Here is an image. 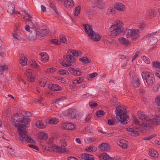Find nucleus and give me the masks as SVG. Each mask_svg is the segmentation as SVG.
I'll list each match as a JSON object with an SVG mask.
<instances>
[{"label": "nucleus", "mask_w": 160, "mask_h": 160, "mask_svg": "<svg viewBox=\"0 0 160 160\" xmlns=\"http://www.w3.org/2000/svg\"><path fill=\"white\" fill-rule=\"evenodd\" d=\"M12 121L15 123V125L18 128L20 139L22 141H26L33 143L34 141L29 138L27 132L24 129V128L28 127L30 125V120L21 114L17 113L12 118Z\"/></svg>", "instance_id": "nucleus-1"}, {"label": "nucleus", "mask_w": 160, "mask_h": 160, "mask_svg": "<svg viewBox=\"0 0 160 160\" xmlns=\"http://www.w3.org/2000/svg\"><path fill=\"white\" fill-rule=\"evenodd\" d=\"M123 22L121 21L118 20L115 24L112 25L109 28V31L111 32V34L112 37H115L118 35L123 31Z\"/></svg>", "instance_id": "nucleus-2"}, {"label": "nucleus", "mask_w": 160, "mask_h": 160, "mask_svg": "<svg viewBox=\"0 0 160 160\" xmlns=\"http://www.w3.org/2000/svg\"><path fill=\"white\" fill-rule=\"evenodd\" d=\"M116 114V118L118 121L123 124L128 123L129 117L127 115V111L124 108L117 109L116 108L115 111Z\"/></svg>", "instance_id": "nucleus-3"}, {"label": "nucleus", "mask_w": 160, "mask_h": 160, "mask_svg": "<svg viewBox=\"0 0 160 160\" xmlns=\"http://www.w3.org/2000/svg\"><path fill=\"white\" fill-rule=\"evenodd\" d=\"M84 26L85 32L88 35L89 38L95 41H98L100 40L101 36L99 34L96 33L93 31L92 26L88 24L84 25Z\"/></svg>", "instance_id": "nucleus-4"}, {"label": "nucleus", "mask_w": 160, "mask_h": 160, "mask_svg": "<svg viewBox=\"0 0 160 160\" xmlns=\"http://www.w3.org/2000/svg\"><path fill=\"white\" fill-rule=\"evenodd\" d=\"M142 73L144 74V75H142L143 79L145 80L148 86H152L155 82L153 74L150 72L145 71H143Z\"/></svg>", "instance_id": "nucleus-5"}, {"label": "nucleus", "mask_w": 160, "mask_h": 160, "mask_svg": "<svg viewBox=\"0 0 160 160\" xmlns=\"http://www.w3.org/2000/svg\"><path fill=\"white\" fill-rule=\"evenodd\" d=\"M124 34L127 38H132L133 42L139 37V31L136 29H127L125 31Z\"/></svg>", "instance_id": "nucleus-6"}, {"label": "nucleus", "mask_w": 160, "mask_h": 160, "mask_svg": "<svg viewBox=\"0 0 160 160\" xmlns=\"http://www.w3.org/2000/svg\"><path fill=\"white\" fill-rule=\"evenodd\" d=\"M63 58V61L59 60V62L61 64L65 67H68L71 65L72 63L76 61L75 58L70 54L64 55Z\"/></svg>", "instance_id": "nucleus-7"}, {"label": "nucleus", "mask_w": 160, "mask_h": 160, "mask_svg": "<svg viewBox=\"0 0 160 160\" xmlns=\"http://www.w3.org/2000/svg\"><path fill=\"white\" fill-rule=\"evenodd\" d=\"M141 128L139 127H134L133 128H127V130L128 132H131V134L134 136H138L140 134V130Z\"/></svg>", "instance_id": "nucleus-8"}, {"label": "nucleus", "mask_w": 160, "mask_h": 160, "mask_svg": "<svg viewBox=\"0 0 160 160\" xmlns=\"http://www.w3.org/2000/svg\"><path fill=\"white\" fill-rule=\"evenodd\" d=\"M61 127L62 129L68 131L74 130L75 128L74 124L69 122L63 123L61 125Z\"/></svg>", "instance_id": "nucleus-9"}, {"label": "nucleus", "mask_w": 160, "mask_h": 160, "mask_svg": "<svg viewBox=\"0 0 160 160\" xmlns=\"http://www.w3.org/2000/svg\"><path fill=\"white\" fill-rule=\"evenodd\" d=\"M25 74L27 76L28 81L31 82H33L34 81L36 77L34 74L32 73L31 71L28 70L26 71L25 72Z\"/></svg>", "instance_id": "nucleus-10"}, {"label": "nucleus", "mask_w": 160, "mask_h": 160, "mask_svg": "<svg viewBox=\"0 0 160 160\" xmlns=\"http://www.w3.org/2000/svg\"><path fill=\"white\" fill-rule=\"evenodd\" d=\"M138 114L140 119L146 122L149 119L147 115L145 114V113L141 111H139L138 112Z\"/></svg>", "instance_id": "nucleus-11"}, {"label": "nucleus", "mask_w": 160, "mask_h": 160, "mask_svg": "<svg viewBox=\"0 0 160 160\" xmlns=\"http://www.w3.org/2000/svg\"><path fill=\"white\" fill-rule=\"evenodd\" d=\"M68 70L71 74L74 76H80L82 74V72L80 71L72 68H68Z\"/></svg>", "instance_id": "nucleus-12"}, {"label": "nucleus", "mask_w": 160, "mask_h": 160, "mask_svg": "<svg viewBox=\"0 0 160 160\" xmlns=\"http://www.w3.org/2000/svg\"><path fill=\"white\" fill-rule=\"evenodd\" d=\"M76 114V110L74 109L70 108L68 112L67 116L71 118H75Z\"/></svg>", "instance_id": "nucleus-13"}, {"label": "nucleus", "mask_w": 160, "mask_h": 160, "mask_svg": "<svg viewBox=\"0 0 160 160\" xmlns=\"http://www.w3.org/2000/svg\"><path fill=\"white\" fill-rule=\"evenodd\" d=\"M114 7L117 10L120 11H123L125 10V6L120 2H116L114 4Z\"/></svg>", "instance_id": "nucleus-14"}, {"label": "nucleus", "mask_w": 160, "mask_h": 160, "mask_svg": "<svg viewBox=\"0 0 160 160\" xmlns=\"http://www.w3.org/2000/svg\"><path fill=\"white\" fill-rule=\"evenodd\" d=\"M48 87L52 91H59L62 89V88L60 86L55 84H50L48 85Z\"/></svg>", "instance_id": "nucleus-15"}, {"label": "nucleus", "mask_w": 160, "mask_h": 160, "mask_svg": "<svg viewBox=\"0 0 160 160\" xmlns=\"http://www.w3.org/2000/svg\"><path fill=\"white\" fill-rule=\"evenodd\" d=\"M52 148L54 152H55L57 153H64L66 152L65 148L55 146H53Z\"/></svg>", "instance_id": "nucleus-16"}, {"label": "nucleus", "mask_w": 160, "mask_h": 160, "mask_svg": "<svg viewBox=\"0 0 160 160\" xmlns=\"http://www.w3.org/2000/svg\"><path fill=\"white\" fill-rule=\"evenodd\" d=\"M48 33L49 30L48 29H42L38 31H37L36 34L39 37H43Z\"/></svg>", "instance_id": "nucleus-17"}, {"label": "nucleus", "mask_w": 160, "mask_h": 160, "mask_svg": "<svg viewBox=\"0 0 160 160\" xmlns=\"http://www.w3.org/2000/svg\"><path fill=\"white\" fill-rule=\"evenodd\" d=\"M40 55L41 56V59L42 62H46L48 61L49 57L46 52H41L40 53Z\"/></svg>", "instance_id": "nucleus-18"}, {"label": "nucleus", "mask_w": 160, "mask_h": 160, "mask_svg": "<svg viewBox=\"0 0 160 160\" xmlns=\"http://www.w3.org/2000/svg\"><path fill=\"white\" fill-rule=\"evenodd\" d=\"M36 127L39 128H45L47 125L46 122H42V121H37L36 123Z\"/></svg>", "instance_id": "nucleus-19"}, {"label": "nucleus", "mask_w": 160, "mask_h": 160, "mask_svg": "<svg viewBox=\"0 0 160 160\" xmlns=\"http://www.w3.org/2000/svg\"><path fill=\"white\" fill-rule=\"evenodd\" d=\"M154 16L153 11L152 10H148L146 14L145 18L146 20L150 19L153 18Z\"/></svg>", "instance_id": "nucleus-20"}, {"label": "nucleus", "mask_w": 160, "mask_h": 160, "mask_svg": "<svg viewBox=\"0 0 160 160\" xmlns=\"http://www.w3.org/2000/svg\"><path fill=\"white\" fill-rule=\"evenodd\" d=\"M120 43L125 46H127L130 44V42L128 39L123 37H120L118 39Z\"/></svg>", "instance_id": "nucleus-21"}, {"label": "nucleus", "mask_w": 160, "mask_h": 160, "mask_svg": "<svg viewBox=\"0 0 160 160\" xmlns=\"http://www.w3.org/2000/svg\"><path fill=\"white\" fill-rule=\"evenodd\" d=\"M81 158L85 160H94L93 156L87 153H83L81 154Z\"/></svg>", "instance_id": "nucleus-22"}, {"label": "nucleus", "mask_w": 160, "mask_h": 160, "mask_svg": "<svg viewBox=\"0 0 160 160\" xmlns=\"http://www.w3.org/2000/svg\"><path fill=\"white\" fill-rule=\"evenodd\" d=\"M159 121L156 118H153L150 119L149 118V119L148 121H146V125L148 124H152L153 125H157L159 124Z\"/></svg>", "instance_id": "nucleus-23"}, {"label": "nucleus", "mask_w": 160, "mask_h": 160, "mask_svg": "<svg viewBox=\"0 0 160 160\" xmlns=\"http://www.w3.org/2000/svg\"><path fill=\"white\" fill-rule=\"evenodd\" d=\"M64 4V6L66 8H71L74 5L73 0H66Z\"/></svg>", "instance_id": "nucleus-24"}, {"label": "nucleus", "mask_w": 160, "mask_h": 160, "mask_svg": "<svg viewBox=\"0 0 160 160\" xmlns=\"http://www.w3.org/2000/svg\"><path fill=\"white\" fill-rule=\"evenodd\" d=\"M132 84L135 88L138 87L140 85V81L137 78H135L132 81Z\"/></svg>", "instance_id": "nucleus-25"}, {"label": "nucleus", "mask_w": 160, "mask_h": 160, "mask_svg": "<svg viewBox=\"0 0 160 160\" xmlns=\"http://www.w3.org/2000/svg\"><path fill=\"white\" fill-rule=\"evenodd\" d=\"M118 144L122 148H127V142L124 139H121L119 141Z\"/></svg>", "instance_id": "nucleus-26"}, {"label": "nucleus", "mask_w": 160, "mask_h": 160, "mask_svg": "<svg viewBox=\"0 0 160 160\" xmlns=\"http://www.w3.org/2000/svg\"><path fill=\"white\" fill-rule=\"evenodd\" d=\"M7 11L10 14H12L14 13L15 10L14 5L11 4L8 5Z\"/></svg>", "instance_id": "nucleus-27"}, {"label": "nucleus", "mask_w": 160, "mask_h": 160, "mask_svg": "<svg viewBox=\"0 0 160 160\" xmlns=\"http://www.w3.org/2000/svg\"><path fill=\"white\" fill-rule=\"evenodd\" d=\"M149 154L152 157H157L158 155V153L154 149H149Z\"/></svg>", "instance_id": "nucleus-28"}, {"label": "nucleus", "mask_w": 160, "mask_h": 160, "mask_svg": "<svg viewBox=\"0 0 160 160\" xmlns=\"http://www.w3.org/2000/svg\"><path fill=\"white\" fill-rule=\"evenodd\" d=\"M100 148L103 151H105L109 149V145L106 143H102L100 146Z\"/></svg>", "instance_id": "nucleus-29"}, {"label": "nucleus", "mask_w": 160, "mask_h": 160, "mask_svg": "<svg viewBox=\"0 0 160 160\" xmlns=\"http://www.w3.org/2000/svg\"><path fill=\"white\" fill-rule=\"evenodd\" d=\"M79 60L83 63H88L91 61V59L87 57L80 58Z\"/></svg>", "instance_id": "nucleus-30"}, {"label": "nucleus", "mask_w": 160, "mask_h": 160, "mask_svg": "<svg viewBox=\"0 0 160 160\" xmlns=\"http://www.w3.org/2000/svg\"><path fill=\"white\" fill-rule=\"evenodd\" d=\"M66 98L65 97H61L60 98H58L55 102V103L56 104L58 105H61L63 100H65Z\"/></svg>", "instance_id": "nucleus-31"}, {"label": "nucleus", "mask_w": 160, "mask_h": 160, "mask_svg": "<svg viewBox=\"0 0 160 160\" xmlns=\"http://www.w3.org/2000/svg\"><path fill=\"white\" fill-rule=\"evenodd\" d=\"M69 51L70 53H72L73 56L76 57L81 55L82 53L79 51L70 50H69Z\"/></svg>", "instance_id": "nucleus-32"}, {"label": "nucleus", "mask_w": 160, "mask_h": 160, "mask_svg": "<svg viewBox=\"0 0 160 160\" xmlns=\"http://www.w3.org/2000/svg\"><path fill=\"white\" fill-rule=\"evenodd\" d=\"M96 138L93 137L86 138H85L84 141L86 143H90L96 141Z\"/></svg>", "instance_id": "nucleus-33"}, {"label": "nucleus", "mask_w": 160, "mask_h": 160, "mask_svg": "<svg viewBox=\"0 0 160 160\" xmlns=\"http://www.w3.org/2000/svg\"><path fill=\"white\" fill-rule=\"evenodd\" d=\"M18 31H17V30H15L14 32L12 34V36L16 39L18 40H20L22 38L18 34Z\"/></svg>", "instance_id": "nucleus-34"}, {"label": "nucleus", "mask_w": 160, "mask_h": 160, "mask_svg": "<svg viewBox=\"0 0 160 160\" xmlns=\"http://www.w3.org/2000/svg\"><path fill=\"white\" fill-rule=\"evenodd\" d=\"M47 81L48 79L47 78L41 79V81L39 82L40 85L43 87H45Z\"/></svg>", "instance_id": "nucleus-35"}, {"label": "nucleus", "mask_w": 160, "mask_h": 160, "mask_svg": "<svg viewBox=\"0 0 160 160\" xmlns=\"http://www.w3.org/2000/svg\"><path fill=\"white\" fill-rule=\"evenodd\" d=\"M27 58H25L22 57L19 60L20 63L23 66L26 65L27 63Z\"/></svg>", "instance_id": "nucleus-36"}, {"label": "nucleus", "mask_w": 160, "mask_h": 160, "mask_svg": "<svg viewBox=\"0 0 160 160\" xmlns=\"http://www.w3.org/2000/svg\"><path fill=\"white\" fill-rule=\"evenodd\" d=\"M39 136L41 139H45L48 138L47 134L44 132H40L39 134Z\"/></svg>", "instance_id": "nucleus-37"}, {"label": "nucleus", "mask_w": 160, "mask_h": 160, "mask_svg": "<svg viewBox=\"0 0 160 160\" xmlns=\"http://www.w3.org/2000/svg\"><path fill=\"white\" fill-rule=\"evenodd\" d=\"M24 12L25 13V15L24 16L23 19H25V17H28V18H30V15L28 13V12L26 11H24ZM26 22H28V23L30 22L31 23H32V22L30 21V20L29 18L27 19L26 20Z\"/></svg>", "instance_id": "nucleus-38"}, {"label": "nucleus", "mask_w": 160, "mask_h": 160, "mask_svg": "<svg viewBox=\"0 0 160 160\" xmlns=\"http://www.w3.org/2000/svg\"><path fill=\"white\" fill-rule=\"evenodd\" d=\"M59 74L62 75H68L69 74V73L68 71L66 70H63L62 69H60L59 70Z\"/></svg>", "instance_id": "nucleus-39"}, {"label": "nucleus", "mask_w": 160, "mask_h": 160, "mask_svg": "<svg viewBox=\"0 0 160 160\" xmlns=\"http://www.w3.org/2000/svg\"><path fill=\"white\" fill-rule=\"evenodd\" d=\"M50 7L51 8H52L54 11L57 14H58V10L56 8L55 5L53 3H51L50 4Z\"/></svg>", "instance_id": "nucleus-40"}, {"label": "nucleus", "mask_w": 160, "mask_h": 160, "mask_svg": "<svg viewBox=\"0 0 160 160\" xmlns=\"http://www.w3.org/2000/svg\"><path fill=\"white\" fill-rule=\"evenodd\" d=\"M48 122L51 124H56L58 122V121L56 118H53L49 119Z\"/></svg>", "instance_id": "nucleus-41"}, {"label": "nucleus", "mask_w": 160, "mask_h": 160, "mask_svg": "<svg viewBox=\"0 0 160 160\" xmlns=\"http://www.w3.org/2000/svg\"><path fill=\"white\" fill-rule=\"evenodd\" d=\"M134 122L136 124L138 125V126H142L144 127L147 126V125H146V124H145V123H143L142 125H141L139 121L136 118L134 119Z\"/></svg>", "instance_id": "nucleus-42"}, {"label": "nucleus", "mask_w": 160, "mask_h": 160, "mask_svg": "<svg viewBox=\"0 0 160 160\" xmlns=\"http://www.w3.org/2000/svg\"><path fill=\"white\" fill-rule=\"evenodd\" d=\"M8 69V67L6 65L0 66V75L2 74L4 70H7Z\"/></svg>", "instance_id": "nucleus-43"}, {"label": "nucleus", "mask_w": 160, "mask_h": 160, "mask_svg": "<svg viewBox=\"0 0 160 160\" xmlns=\"http://www.w3.org/2000/svg\"><path fill=\"white\" fill-rule=\"evenodd\" d=\"M141 58L147 64H149L150 63V59L145 56H143L141 57Z\"/></svg>", "instance_id": "nucleus-44"}, {"label": "nucleus", "mask_w": 160, "mask_h": 160, "mask_svg": "<svg viewBox=\"0 0 160 160\" xmlns=\"http://www.w3.org/2000/svg\"><path fill=\"white\" fill-rule=\"evenodd\" d=\"M153 67L160 69V62L158 61H154L153 62Z\"/></svg>", "instance_id": "nucleus-45"}, {"label": "nucleus", "mask_w": 160, "mask_h": 160, "mask_svg": "<svg viewBox=\"0 0 160 160\" xmlns=\"http://www.w3.org/2000/svg\"><path fill=\"white\" fill-rule=\"evenodd\" d=\"M80 9V7L79 6H78L76 8L74 13L75 15L76 16H78L79 14Z\"/></svg>", "instance_id": "nucleus-46"}, {"label": "nucleus", "mask_w": 160, "mask_h": 160, "mask_svg": "<svg viewBox=\"0 0 160 160\" xmlns=\"http://www.w3.org/2000/svg\"><path fill=\"white\" fill-rule=\"evenodd\" d=\"M109 156L106 153H103L101 156L102 159L104 160H108Z\"/></svg>", "instance_id": "nucleus-47"}, {"label": "nucleus", "mask_w": 160, "mask_h": 160, "mask_svg": "<svg viewBox=\"0 0 160 160\" xmlns=\"http://www.w3.org/2000/svg\"><path fill=\"white\" fill-rule=\"evenodd\" d=\"M98 74L96 72H94L90 74H88L87 76L88 78L91 79L95 77Z\"/></svg>", "instance_id": "nucleus-48"}, {"label": "nucleus", "mask_w": 160, "mask_h": 160, "mask_svg": "<svg viewBox=\"0 0 160 160\" xmlns=\"http://www.w3.org/2000/svg\"><path fill=\"white\" fill-rule=\"evenodd\" d=\"M67 39L64 36H61L60 37V41L62 43H65L67 42Z\"/></svg>", "instance_id": "nucleus-49"}, {"label": "nucleus", "mask_w": 160, "mask_h": 160, "mask_svg": "<svg viewBox=\"0 0 160 160\" xmlns=\"http://www.w3.org/2000/svg\"><path fill=\"white\" fill-rule=\"evenodd\" d=\"M89 104L92 108H94L98 105V104L96 102H89Z\"/></svg>", "instance_id": "nucleus-50"}, {"label": "nucleus", "mask_w": 160, "mask_h": 160, "mask_svg": "<svg viewBox=\"0 0 160 160\" xmlns=\"http://www.w3.org/2000/svg\"><path fill=\"white\" fill-rule=\"evenodd\" d=\"M105 114V113L103 111L99 110L97 111L96 114L98 117H100L101 115H103Z\"/></svg>", "instance_id": "nucleus-51"}, {"label": "nucleus", "mask_w": 160, "mask_h": 160, "mask_svg": "<svg viewBox=\"0 0 160 160\" xmlns=\"http://www.w3.org/2000/svg\"><path fill=\"white\" fill-rule=\"evenodd\" d=\"M56 70V69L54 68H48L47 69L46 72H50V73H52L53 72L55 71Z\"/></svg>", "instance_id": "nucleus-52"}, {"label": "nucleus", "mask_w": 160, "mask_h": 160, "mask_svg": "<svg viewBox=\"0 0 160 160\" xmlns=\"http://www.w3.org/2000/svg\"><path fill=\"white\" fill-rule=\"evenodd\" d=\"M156 102L157 105L160 106V96H158L156 97Z\"/></svg>", "instance_id": "nucleus-53"}, {"label": "nucleus", "mask_w": 160, "mask_h": 160, "mask_svg": "<svg viewBox=\"0 0 160 160\" xmlns=\"http://www.w3.org/2000/svg\"><path fill=\"white\" fill-rule=\"evenodd\" d=\"M15 27L17 31H18L20 30V27L21 26V23L19 22H18L15 24Z\"/></svg>", "instance_id": "nucleus-54"}, {"label": "nucleus", "mask_w": 160, "mask_h": 160, "mask_svg": "<svg viewBox=\"0 0 160 160\" xmlns=\"http://www.w3.org/2000/svg\"><path fill=\"white\" fill-rule=\"evenodd\" d=\"M50 42L51 43H54L56 45H58L60 44V43L59 44L58 43V41L56 39H52L50 40Z\"/></svg>", "instance_id": "nucleus-55"}, {"label": "nucleus", "mask_w": 160, "mask_h": 160, "mask_svg": "<svg viewBox=\"0 0 160 160\" xmlns=\"http://www.w3.org/2000/svg\"><path fill=\"white\" fill-rule=\"evenodd\" d=\"M140 53V51H137L136 52L135 55H134L132 58V61H133V60H135L136 59V58L138 56Z\"/></svg>", "instance_id": "nucleus-56"}, {"label": "nucleus", "mask_w": 160, "mask_h": 160, "mask_svg": "<svg viewBox=\"0 0 160 160\" xmlns=\"http://www.w3.org/2000/svg\"><path fill=\"white\" fill-rule=\"evenodd\" d=\"M28 146L37 151H38L39 150V149L38 147L35 145L33 144H28Z\"/></svg>", "instance_id": "nucleus-57"}, {"label": "nucleus", "mask_w": 160, "mask_h": 160, "mask_svg": "<svg viewBox=\"0 0 160 160\" xmlns=\"http://www.w3.org/2000/svg\"><path fill=\"white\" fill-rule=\"evenodd\" d=\"M108 124L109 125H113L115 124L114 121L112 119H109L108 121Z\"/></svg>", "instance_id": "nucleus-58"}, {"label": "nucleus", "mask_w": 160, "mask_h": 160, "mask_svg": "<svg viewBox=\"0 0 160 160\" xmlns=\"http://www.w3.org/2000/svg\"><path fill=\"white\" fill-rule=\"evenodd\" d=\"M108 11L111 14H114L115 12L114 9L111 8L108 9Z\"/></svg>", "instance_id": "nucleus-59"}, {"label": "nucleus", "mask_w": 160, "mask_h": 160, "mask_svg": "<svg viewBox=\"0 0 160 160\" xmlns=\"http://www.w3.org/2000/svg\"><path fill=\"white\" fill-rule=\"evenodd\" d=\"M96 6L97 8L100 9H102L104 8L103 5L100 4V2L96 4Z\"/></svg>", "instance_id": "nucleus-60"}, {"label": "nucleus", "mask_w": 160, "mask_h": 160, "mask_svg": "<svg viewBox=\"0 0 160 160\" xmlns=\"http://www.w3.org/2000/svg\"><path fill=\"white\" fill-rule=\"evenodd\" d=\"M91 115L90 114H89L87 116L86 118L85 119V122H89L91 119Z\"/></svg>", "instance_id": "nucleus-61"}, {"label": "nucleus", "mask_w": 160, "mask_h": 160, "mask_svg": "<svg viewBox=\"0 0 160 160\" xmlns=\"http://www.w3.org/2000/svg\"><path fill=\"white\" fill-rule=\"evenodd\" d=\"M155 74L156 76L160 78V71H157L155 72Z\"/></svg>", "instance_id": "nucleus-62"}, {"label": "nucleus", "mask_w": 160, "mask_h": 160, "mask_svg": "<svg viewBox=\"0 0 160 160\" xmlns=\"http://www.w3.org/2000/svg\"><path fill=\"white\" fill-rule=\"evenodd\" d=\"M86 150L88 151V152H91L92 151H93V148L92 147H89L88 148H87L86 149Z\"/></svg>", "instance_id": "nucleus-63"}, {"label": "nucleus", "mask_w": 160, "mask_h": 160, "mask_svg": "<svg viewBox=\"0 0 160 160\" xmlns=\"http://www.w3.org/2000/svg\"><path fill=\"white\" fill-rule=\"evenodd\" d=\"M156 15L159 19H160V9L158 10V11L156 13Z\"/></svg>", "instance_id": "nucleus-64"}]
</instances>
